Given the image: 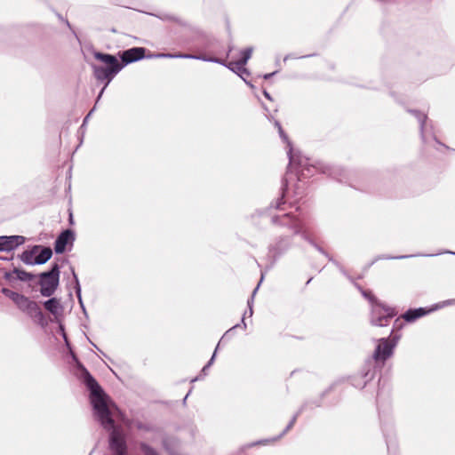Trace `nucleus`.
Returning <instances> with one entry per match:
<instances>
[{
  "mask_svg": "<svg viewBox=\"0 0 455 455\" xmlns=\"http://www.w3.org/2000/svg\"><path fill=\"white\" fill-rule=\"evenodd\" d=\"M78 367L81 370V379L91 391V403L97 419L106 430L111 431L109 436L111 451L114 455H127L125 435L114 424L116 415H122L120 411L114 403L109 402L108 395L90 372L81 364Z\"/></svg>",
  "mask_w": 455,
  "mask_h": 455,
  "instance_id": "nucleus-1",
  "label": "nucleus"
},
{
  "mask_svg": "<svg viewBox=\"0 0 455 455\" xmlns=\"http://www.w3.org/2000/svg\"><path fill=\"white\" fill-rule=\"evenodd\" d=\"M145 49L141 47H134L124 51L121 59L123 63H120L117 58L114 55L95 52L93 56L96 60L101 61L106 67L93 66V73L97 80H106L105 86L100 92L97 102L102 96L105 88L113 80V78L123 69L124 65L140 60L144 58Z\"/></svg>",
  "mask_w": 455,
  "mask_h": 455,
  "instance_id": "nucleus-2",
  "label": "nucleus"
},
{
  "mask_svg": "<svg viewBox=\"0 0 455 455\" xmlns=\"http://www.w3.org/2000/svg\"><path fill=\"white\" fill-rule=\"evenodd\" d=\"M275 126L278 128V132L280 137L283 140V141L287 142L289 150L288 156L290 159V165L295 166L299 169V175L300 180L301 178L306 179L309 176L313 175L316 171H319L323 173H328L331 176H333L336 179H339L340 170L337 167H331L329 165L323 164L322 163H317L316 164H311V160L305 156H302L300 153H294L291 148V144L289 141L287 136L284 134L281 124L278 122H275Z\"/></svg>",
  "mask_w": 455,
  "mask_h": 455,
  "instance_id": "nucleus-3",
  "label": "nucleus"
},
{
  "mask_svg": "<svg viewBox=\"0 0 455 455\" xmlns=\"http://www.w3.org/2000/svg\"><path fill=\"white\" fill-rule=\"evenodd\" d=\"M284 204L283 196L277 199L275 208L279 210V212L272 216V224L280 229L286 228L287 235H300L305 240H308V231L301 219L292 212H284L285 208L282 207ZM273 207L274 205H271V208Z\"/></svg>",
  "mask_w": 455,
  "mask_h": 455,
  "instance_id": "nucleus-4",
  "label": "nucleus"
},
{
  "mask_svg": "<svg viewBox=\"0 0 455 455\" xmlns=\"http://www.w3.org/2000/svg\"><path fill=\"white\" fill-rule=\"evenodd\" d=\"M363 294L372 302L371 317V324L375 326L387 325L390 319L395 315V310L391 307H385L379 302H373L372 298L368 296L366 292L363 291Z\"/></svg>",
  "mask_w": 455,
  "mask_h": 455,
  "instance_id": "nucleus-5",
  "label": "nucleus"
},
{
  "mask_svg": "<svg viewBox=\"0 0 455 455\" xmlns=\"http://www.w3.org/2000/svg\"><path fill=\"white\" fill-rule=\"evenodd\" d=\"M40 292L44 297L52 296L59 285L60 267L54 264L52 269L40 275Z\"/></svg>",
  "mask_w": 455,
  "mask_h": 455,
  "instance_id": "nucleus-6",
  "label": "nucleus"
},
{
  "mask_svg": "<svg viewBox=\"0 0 455 455\" xmlns=\"http://www.w3.org/2000/svg\"><path fill=\"white\" fill-rule=\"evenodd\" d=\"M396 346V340L388 339H380L374 350L373 358L376 362L384 363L387 358L392 356L394 348Z\"/></svg>",
  "mask_w": 455,
  "mask_h": 455,
  "instance_id": "nucleus-7",
  "label": "nucleus"
},
{
  "mask_svg": "<svg viewBox=\"0 0 455 455\" xmlns=\"http://www.w3.org/2000/svg\"><path fill=\"white\" fill-rule=\"evenodd\" d=\"M14 303L23 312L29 315H41V310L37 303L30 300L28 297H25L22 294H20Z\"/></svg>",
  "mask_w": 455,
  "mask_h": 455,
  "instance_id": "nucleus-8",
  "label": "nucleus"
},
{
  "mask_svg": "<svg viewBox=\"0 0 455 455\" xmlns=\"http://www.w3.org/2000/svg\"><path fill=\"white\" fill-rule=\"evenodd\" d=\"M158 58H169V59H189V60H199L206 62H213L218 64H224L221 59L215 57H207L205 55H195V54H172V53H161L157 55Z\"/></svg>",
  "mask_w": 455,
  "mask_h": 455,
  "instance_id": "nucleus-9",
  "label": "nucleus"
},
{
  "mask_svg": "<svg viewBox=\"0 0 455 455\" xmlns=\"http://www.w3.org/2000/svg\"><path fill=\"white\" fill-rule=\"evenodd\" d=\"M75 240V234L70 229H66L60 234L57 237L54 244V250L56 253H62L66 250V246L68 243H72Z\"/></svg>",
  "mask_w": 455,
  "mask_h": 455,
  "instance_id": "nucleus-10",
  "label": "nucleus"
},
{
  "mask_svg": "<svg viewBox=\"0 0 455 455\" xmlns=\"http://www.w3.org/2000/svg\"><path fill=\"white\" fill-rule=\"evenodd\" d=\"M291 245V235H286L275 241L269 247V252L274 258H277L288 250Z\"/></svg>",
  "mask_w": 455,
  "mask_h": 455,
  "instance_id": "nucleus-11",
  "label": "nucleus"
},
{
  "mask_svg": "<svg viewBox=\"0 0 455 455\" xmlns=\"http://www.w3.org/2000/svg\"><path fill=\"white\" fill-rule=\"evenodd\" d=\"M0 242L2 251H11L22 244L25 242V238L21 235H3L0 236Z\"/></svg>",
  "mask_w": 455,
  "mask_h": 455,
  "instance_id": "nucleus-12",
  "label": "nucleus"
},
{
  "mask_svg": "<svg viewBox=\"0 0 455 455\" xmlns=\"http://www.w3.org/2000/svg\"><path fill=\"white\" fill-rule=\"evenodd\" d=\"M224 64H221L222 66L227 67L228 69L233 71L234 73L237 74L251 88H253V84L247 81L244 77V76H249V71L244 67L245 65L241 64L238 61H231L227 63L225 60H221Z\"/></svg>",
  "mask_w": 455,
  "mask_h": 455,
  "instance_id": "nucleus-13",
  "label": "nucleus"
},
{
  "mask_svg": "<svg viewBox=\"0 0 455 455\" xmlns=\"http://www.w3.org/2000/svg\"><path fill=\"white\" fill-rule=\"evenodd\" d=\"M44 308L52 314L55 317L60 316L62 314L63 307L60 301L56 298H52L44 303Z\"/></svg>",
  "mask_w": 455,
  "mask_h": 455,
  "instance_id": "nucleus-14",
  "label": "nucleus"
},
{
  "mask_svg": "<svg viewBox=\"0 0 455 455\" xmlns=\"http://www.w3.org/2000/svg\"><path fill=\"white\" fill-rule=\"evenodd\" d=\"M433 309L426 310L423 307H419L416 309H409L403 315V318L409 323L414 322L415 320L424 316L428 312H431Z\"/></svg>",
  "mask_w": 455,
  "mask_h": 455,
  "instance_id": "nucleus-15",
  "label": "nucleus"
},
{
  "mask_svg": "<svg viewBox=\"0 0 455 455\" xmlns=\"http://www.w3.org/2000/svg\"><path fill=\"white\" fill-rule=\"evenodd\" d=\"M14 275H16V278L20 281H30L33 278V275L30 273L17 268H15L12 272L5 273L4 278L6 280H12Z\"/></svg>",
  "mask_w": 455,
  "mask_h": 455,
  "instance_id": "nucleus-16",
  "label": "nucleus"
},
{
  "mask_svg": "<svg viewBox=\"0 0 455 455\" xmlns=\"http://www.w3.org/2000/svg\"><path fill=\"white\" fill-rule=\"evenodd\" d=\"M411 112L419 120V125H420V132H421L422 140L425 142H427V123H426V121H427L426 115L422 114V113H419V111H416V110H413V111H411Z\"/></svg>",
  "mask_w": 455,
  "mask_h": 455,
  "instance_id": "nucleus-17",
  "label": "nucleus"
},
{
  "mask_svg": "<svg viewBox=\"0 0 455 455\" xmlns=\"http://www.w3.org/2000/svg\"><path fill=\"white\" fill-rule=\"evenodd\" d=\"M39 250V246H34L31 250L25 251L20 256L21 260L27 265H36L35 262V255Z\"/></svg>",
  "mask_w": 455,
  "mask_h": 455,
  "instance_id": "nucleus-18",
  "label": "nucleus"
},
{
  "mask_svg": "<svg viewBox=\"0 0 455 455\" xmlns=\"http://www.w3.org/2000/svg\"><path fill=\"white\" fill-rule=\"evenodd\" d=\"M299 414V412H297V413L292 417V419H291V421L289 422V424L287 425V427H285V429L283 431V433H282L279 436L275 437V438H273V439H271V440H268V439L260 440V441H259V442H257V443H252V444H251V446H252V445H256V444H267V443H270V442H275V441L278 440L279 438H281L283 435H285V434H286V433H287V432H288V431H289V430H290V429L294 426V424H295V422H296V420H297V418H298Z\"/></svg>",
  "mask_w": 455,
  "mask_h": 455,
  "instance_id": "nucleus-19",
  "label": "nucleus"
},
{
  "mask_svg": "<svg viewBox=\"0 0 455 455\" xmlns=\"http://www.w3.org/2000/svg\"><path fill=\"white\" fill-rule=\"evenodd\" d=\"M52 249L49 247H44L36 256L35 262L36 265L44 264L52 258Z\"/></svg>",
  "mask_w": 455,
  "mask_h": 455,
  "instance_id": "nucleus-20",
  "label": "nucleus"
},
{
  "mask_svg": "<svg viewBox=\"0 0 455 455\" xmlns=\"http://www.w3.org/2000/svg\"><path fill=\"white\" fill-rule=\"evenodd\" d=\"M440 253H435V254H416V255H400V256H383L381 257L380 259H407V258H411V257H418V256H420V257H434V256H436V255H439Z\"/></svg>",
  "mask_w": 455,
  "mask_h": 455,
  "instance_id": "nucleus-21",
  "label": "nucleus"
},
{
  "mask_svg": "<svg viewBox=\"0 0 455 455\" xmlns=\"http://www.w3.org/2000/svg\"><path fill=\"white\" fill-rule=\"evenodd\" d=\"M252 51L253 49L251 47H249L241 52L242 58L239 60H237L238 62H240V65H246L247 61L251 57Z\"/></svg>",
  "mask_w": 455,
  "mask_h": 455,
  "instance_id": "nucleus-22",
  "label": "nucleus"
},
{
  "mask_svg": "<svg viewBox=\"0 0 455 455\" xmlns=\"http://www.w3.org/2000/svg\"><path fill=\"white\" fill-rule=\"evenodd\" d=\"M263 280V275H261V278H260V281L259 283V284L257 285V287L254 289V291H252V294H251V297L250 299H248V307H249V315L251 316L252 314H253V310H252V305H253V299H254V296L259 287V284L261 283Z\"/></svg>",
  "mask_w": 455,
  "mask_h": 455,
  "instance_id": "nucleus-23",
  "label": "nucleus"
},
{
  "mask_svg": "<svg viewBox=\"0 0 455 455\" xmlns=\"http://www.w3.org/2000/svg\"><path fill=\"white\" fill-rule=\"evenodd\" d=\"M140 449L144 455H159L157 451L145 443H140Z\"/></svg>",
  "mask_w": 455,
  "mask_h": 455,
  "instance_id": "nucleus-24",
  "label": "nucleus"
},
{
  "mask_svg": "<svg viewBox=\"0 0 455 455\" xmlns=\"http://www.w3.org/2000/svg\"><path fill=\"white\" fill-rule=\"evenodd\" d=\"M2 293L4 294L6 297L10 298L13 302L18 299L20 296V293L15 292L13 291H11L7 288L2 289Z\"/></svg>",
  "mask_w": 455,
  "mask_h": 455,
  "instance_id": "nucleus-25",
  "label": "nucleus"
},
{
  "mask_svg": "<svg viewBox=\"0 0 455 455\" xmlns=\"http://www.w3.org/2000/svg\"><path fill=\"white\" fill-rule=\"evenodd\" d=\"M72 273H73V276H74V279H75V282H76V295H77V298H78L79 301L81 302L82 299H81V287H80V283H79L77 275L75 273L74 269H72Z\"/></svg>",
  "mask_w": 455,
  "mask_h": 455,
  "instance_id": "nucleus-26",
  "label": "nucleus"
},
{
  "mask_svg": "<svg viewBox=\"0 0 455 455\" xmlns=\"http://www.w3.org/2000/svg\"><path fill=\"white\" fill-rule=\"evenodd\" d=\"M450 305H455V299L445 300L441 305L436 306L435 308H440V307H443L444 306H450Z\"/></svg>",
  "mask_w": 455,
  "mask_h": 455,
  "instance_id": "nucleus-27",
  "label": "nucleus"
},
{
  "mask_svg": "<svg viewBox=\"0 0 455 455\" xmlns=\"http://www.w3.org/2000/svg\"><path fill=\"white\" fill-rule=\"evenodd\" d=\"M214 357H215V354H213V355L212 356L211 360L208 362V363L202 369V373L204 375H206V371L207 369L212 365V363H213L214 361Z\"/></svg>",
  "mask_w": 455,
  "mask_h": 455,
  "instance_id": "nucleus-28",
  "label": "nucleus"
},
{
  "mask_svg": "<svg viewBox=\"0 0 455 455\" xmlns=\"http://www.w3.org/2000/svg\"><path fill=\"white\" fill-rule=\"evenodd\" d=\"M164 446L172 455H174V451H173L172 448L171 447V445H169L168 440L164 441Z\"/></svg>",
  "mask_w": 455,
  "mask_h": 455,
  "instance_id": "nucleus-29",
  "label": "nucleus"
},
{
  "mask_svg": "<svg viewBox=\"0 0 455 455\" xmlns=\"http://www.w3.org/2000/svg\"><path fill=\"white\" fill-rule=\"evenodd\" d=\"M137 427H138L139 429H143V430H148V427H146L142 423H138V424H137Z\"/></svg>",
  "mask_w": 455,
  "mask_h": 455,
  "instance_id": "nucleus-30",
  "label": "nucleus"
},
{
  "mask_svg": "<svg viewBox=\"0 0 455 455\" xmlns=\"http://www.w3.org/2000/svg\"><path fill=\"white\" fill-rule=\"evenodd\" d=\"M92 111H93V109H92V110L89 112V114L85 116V118H84V124L86 122H88V121H89V118H90V116H91V115H92Z\"/></svg>",
  "mask_w": 455,
  "mask_h": 455,
  "instance_id": "nucleus-31",
  "label": "nucleus"
},
{
  "mask_svg": "<svg viewBox=\"0 0 455 455\" xmlns=\"http://www.w3.org/2000/svg\"><path fill=\"white\" fill-rule=\"evenodd\" d=\"M92 111H93V109H92V110L89 112V114L85 116V118H84V124L86 122H88V121H89V118H90V116H91V115H92Z\"/></svg>",
  "mask_w": 455,
  "mask_h": 455,
  "instance_id": "nucleus-32",
  "label": "nucleus"
},
{
  "mask_svg": "<svg viewBox=\"0 0 455 455\" xmlns=\"http://www.w3.org/2000/svg\"><path fill=\"white\" fill-rule=\"evenodd\" d=\"M275 75V72L273 73H269V74H266L264 75V79H269L271 76H273Z\"/></svg>",
  "mask_w": 455,
  "mask_h": 455,
  "instance_id": "nucleus-33",
  "label": "nucleus"
},
{
  "mask_svg": "<svg viewBox=\"0 0 455 455\" xmlns=\"http://www.w3.org/2000/svg\"><path fill=\"white\" fill-rule=\"evenodd\" d=\"M263 94H264V96H265L267 100H272V98H271L270 94H269L267 91H264V92H263Z\"/></svg>",
  "mask_w": 455,
  "mask_h": 455,
  "instance_id": "nucleus-34",
  "label": "nucleus"
},
{
  "mask_svg": "<svg viewBox=\"0 0 455 455\" xmlns=\"http://www.w3.org/2000/svg\"><path fill=\"white\" fill-rule=\"evenodd\" d=\"M364 377L367 378V379H371L372 378V375L369 376V372H366L364 374Z\"/></svg>",
  "mask_w": 455,
  "mask_h": 455,
  "instance_id": "nucleus-35",
  "label": "nucleus"
},
{
  "mask_svg": "<svg viewBox=\"0 0 455 455\" xmlns=\"http://www.w3.org/2000/svg\"><path fill=\"white\" fill-rule=\"evenodd\" d=\"M238 325H234L231 329H229L227 333H228L229 331H231L233 329L236 328Z\"/></svg>",
  "mask_w": 455,
  "mask_h": 455,
  "instance_id": "nucleus-36",
  "label": "nucleus"
},
{
  "mask_svg": "<svg viewBox=\"0 0 455 455\" xmlns=\"http://www.w3.org/2000/svg\"><path fill=\"white\" fill-rule=\"evenodd\" d=\"M444 253H451V254L455 255V252H453V251H444Z\"/></svg>",
  "mask_w": 455,
  "mask_h": 455,
  "instance_id": "nucleus-37",
  "label": "nucleus"
},
{
  "mask_svg": "<svg viewBox=\"0 0 455 455\" xmlns=\"http://www.w3.org/2000/svg\"><path fill=\"white\" fill-rule=\"evenodd\" d=\"M242 322L243 323V328H246V323H244V318L243 317Z\"/></svg>",
  "mask_w": 455,
  "mask_h": 455,
  "instance_id": "nucleus-38",
  "label": "nucleus"
},
{
  "mask_svg": "<svg viewBox=\"0 0 455 455\" xmlns=\"http://www.w3.org/2000/svg\"><path fill=\"white\" fill-rule=\"evenodd\" d=\"M231 51H232V47H229L228 52V55L231 52Z\"/></svg>",
  "mask_w": 455,
  "mask_h": 455,
  "instance_id": "nucleus-39",
  "label": "nucleus"
},
{
  "mask_svg": "<svg viewBox=\"0 0 455 455\" xmlns=\"http://www.w3.org/2000/svg\"><path fill=\"white\" fill-rule=\"evenodd\" d=\"M198 379H199L198 377H196V378L193 379H192V382L196 381Z\"/></svg>",
  "mask_w": 455,
  "mask_h": 455,
  "instance_id": "nucleus-40",
  "label": "nucleus"
},
{
  "mask_svg": "<svg viewBox=\"0 0 455 455\" xmlns=\"http://www.w3.org/2000/svg\"><path fill=\"white\" fill-rule=\"evenodd\" d=\"M188 395V394L184 397V402H186Z\"/></svg>",
  "mask_w": 455,
  "mask_h": 455,
  "instance_id": "nucleus-41",
  "label": "nucleus"
}]
</instances>
